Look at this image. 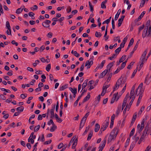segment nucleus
Listing matches in <instances>:
<instances>
[{
  "mask_svg": "<svg viewBox=\"0 0 151 151\" xmlns=\"http://www.w3.org/2000/svg\"><path fill=\"white\" fill-rule=\"evenodd\" d=\"M88 81V80H86L85 81V82L83 83L82 86V90L84 89L87 85V82Z\"/></svg>",
  "mask_w": 151,
  "mask_h": 151,
  "instance_id": "obj_22",
  "label": "nucleus"
},
{
  "mask_svg": "<svg viewBox=\"0 0 151 151\" xmlns=\"http://www.w3.org/2000/svg\"><path fill=\"white\" fill-rule=\"evenodd\" d=\"M17 110L20 111H22L24 110V107L23 106H21V107H18L17 108Z\"/></svg>",
  "mask_w": 151,
  "mask_h": 151,
  "instance_id": "obj_47",
  "label": "nucleus"
},
{
  "mask_svg": "<svg viewBox=\"0 0 151 151\" xmlns=\"http://www.w3.org/2000/svg\"><path fill=\"white\" fill-rule=\"evenodd\" d=\"M115 63V61H113L112 62L110 63L107 66V68L108 69L109 71V72L110 68L113 66L114 64Z\"/></svg>",
  "mask_w": 151,
  "mask_h": 151,
  "instance_id": "obj_10",
  "label": "nucleus"
},
{
  "mask_svg": "<svg viewBox=\"0 0 151 151\" xmlns=\"http://www.w3.org/2000/svg\"><path fill=\"white\" fill-rule=\"evenodd\" d=\"M74 55L75 56H76L77 57H78L79 56V54L78 53H77V51H74Z\"/></svg>",
  "mask_w": 151,
  "mask_h": 151,
  "instance_id": "obj_57",
  "label": "nucleus"
},
{
  "mask_svg": "<svg viewBox=\"0 0 151 151\" xmlns=\"http://www.w3.org/2000/svg\"><path fill=\"white\" fill-rule=\"evenodd\" d=\"M52 34L51 32H49L47 34V37L50 38L52 37Z\"/></svg>",
  "mask_w": 151,
  "mask_h": 151,
  "instance_id": "obj_63",
  "label": "nucleus"
},
{
  "mask_svg": "<svg viewBox=\"0 0 151 151\" xmlns=\"http://www.w3.org/2000/svg\"><path fill=\"white\" fill-rule=\"evenodd\" d=\"M76 136H74V137H73L72 138L71 140H70L68 145V147H70V145H71V143L72 142H74L75 140V139H76Z\"/></svg>",
  "mask_w": 151,
  "mask_h": 151,
  "instance_id": "obj_28",
  "label": "nucleus"
},
{
  "mask_svg": "<svg viewBox=\"0 0 151 151\" xmlns=\"http://www.w3.org/2000/svg\"><path fill=\"white\" fill-rule=\"evenodd\" d=\"M38 143V142H37L35 144V145L34 146V150L32 151H36V150L37 149L36 147Z\"/></svg>",
  "mask_w": 151,
  "mask_h": 151,
  "instance_id": "obj_51",
  "label": "nucleus"
},
{
  "mask_svg": "<svg viewBox=\"0 0 151 151\" xmlns=\"http://www.w3.org/2000/svg\"><path fill=\"white\" fill-rule=\"evenodd\" d=\"M105 3H104V2H102V3L101 4V8H106V6L105 5Z\"/></svg>",
  "mask_w": 151,
  "mask_h": 151,
  "instance_id": "obj_56",
  "label": "nucleus"
},
{
  "mask_svg": "<svg viewBox=\"0 0 151 151\" xmlns=\"http://www.w3.org/2000/svg\"><path fill=\"white\" fill-rule=\"evenodd\" d=\"M121 109V106L119 107L118 108L117 110L116 111V114L118 116L120 112V110Z\"/></svg>",
  "mask_w": 151,
  "mask_h": 151,
  "instance_id": "obj_46",
  "label": "nucleus"
},
{
  "mask_svg": "<svg viewBox=\"0 0 151 151\" xmlns=\"http://www.w3.org/2000/svg\"><path fill=\"white\" fill-rule=\"evenodd\" d=\"M116 54H114L111 57H109L108 58L110 60H112L113 58H116Z\"/></svg>",
  "mask_w": 151,
  "mask_h": 151,
  "instance_id": "obj_44",
  "label": "nucleus"
},
{
  "mask_svg": "<svg viewBox=\"0 0 151 151\" xmlns=\"http://www.w3.org/2000/svg\"><path fill=\"white\" fill-rule=\"evenodd\" d=\"M63 145V143H60L59 144L58 146V149H61Z\"/></svg>",
  "mask_w": 151,
  "mask_h": 151,
  "instance_id": "obj_62",
  "label": "nucleus"
},
{
  "mask_svg": "<svg viewBox=\"0 0 151 151\" xmlns=\"http://www.w3.org/2000/svg\"><path fill=\"white\" fill-rule=\"evenodd\" d=\"M122 77V76H121L117 81L116 83V85H118L119 86L121 84V83H122V80L121 79V77Z\"/></svg>",
  "mask_w": 151,
  "mask_h": 151,
  "instance_id": "obj_19",
  "label": "nucleus"
},
{
  "mask_svg": "<svg viewBox=\"0 0 151 151\" xmlns=\"http://www.w3.org/2000/svg\"><path fill=\"white\" fill-rule=\"evenodd\" d=\"M52 142V140H50L48 141H46L45 143L44 144H47L48 145L50 144Z\"/></svg>",
  "mask_w": 151,
  "mask_h": 151,
  "instance_id": "obj_60",
  "label": "nucleus"
},
{
  "mask_svg": "<svg viewBox=\"0 0 151 151\" xmlns=\"http://www.w3.org/2000/svg\"><path fill=\"white\" fill-rule=\"evenodd\" d=\"M68 85L66 84L65 85L63 86L62 87H60V91H63L64 89L68 87Z\"/></svg>",
  "mask_w": 151,
  "mask_h": 151,
  "instance_id": "obj_31",
  "label": "nucleus"
},
{
  "mask_svg": "<svg viewBox=\"0 0 151 151\" xmlns=\"http://www.w3.org/2000/svg\"><path fill=\"white\" fill-rule=\"evenodd\" d=\"M108 71V70H105L101 73L100 76V78H103L104 76H105L106 74V73H107Z\"/></svg>",
  "mask_w": 151,
  "mask_h": 151,
  "instance_id": "obj_11",
  "label": "nucleus"
},
{
  "mask_svg": "<svg viewBox=\"0 0 151 151\" xmlns=\"http://www.w3.org/2000/svg\"><path fill=\"white\" fill-rule=\"evenodd\" d=\"M119 86L118 85H116V84L115 86L113 88V93L114 92V91H115L117 90L118 88H119Z\"/></svg>",
  "mask_w": 151,
  "mask_h": 151,
  "instance_id": "obj_49",
  "label": "nucleus"
},
{
  "mask_svg": "<svg viewBox=\"0 0 151 151\" xmlns=\"http://www.w3.org/2000/svg\"><path fill=\"white\" fill-rule=\"evenodd\" d=\"M109 117H107V119H108V121H106V122L104 123V124L103 125V127H104V129L103 130V131L105 130L107 127H108V125L109 124Z\"/></svg>",
  "mask_w": 151,
  "mask_h": 151,
  "instance_id": "obj_7",
  "label": "nucleus"
},
{
  "mask_svg": "<svg viewBox=\"0 0 151 151\" xmlns=\"http://www.w3.org/2000/svg\"><path fill=\"white\" fill-rule=\"evenodd\" d=\"M109 86V85H108L105 86H103V89L104 90H106V91L107 88Z\"/></svg>",
  "mask_w": 151,
  "mask_h": 151,
  "instance_id": "obj_53",
  "label": "nucleus"
},
{
  "mask_svg": "<svg viewBox=\"0 0 151 151\" xmlns=\"http://www.w3.org/2000/svg\"><path fill=\"white\" fill-rule=\"evenodd\" d=\"M71 10V8L70 6H69L67 9V11L68 13L70 12Z\"/></svg>",
  "mask_w": 151,
  "mask_h": 151,
  "instance_id": "obj_59",
  "label": "nucleus"
},
{
  "mask_svg": "<svg viewBox=\"0 0 151 151\" xmlns=\"http://www.w3.org/2000/svg\"><path fill=\"white\" fill-rule=\"evenodd\" d=\"M51 124H52V125H54V124L53 121L52 119H50L49 122L48 123V124L49 125H50Z\"/></svg>",
  "mask_w": 151,
  "mask_h": 151,
  "instance_id": "obj_54",
  "label": "nucleus"
},
{
  "mask_svg": "<svg viewBox=\"0 0 151 151\" xmlns=\"http://www.w3.org/2000/svg\"><path fill=\"white\" fill-rule=\"evenodd\" d=\"M135 145V143H134L133 142L132 143L129 149V151H131L132 150L133 148L134 147Z\"/></svg>",
  "mask_w": 151,
  "mask_h": 151,
  "instance_id": "obj_40",
  "label": "nucleus"
},
{
  "mask_svg": "<svg viewBox=\"0 0 151 151\" xmlns=\"http://www.w3.org/2000/svg\"><path fill=\"white\" fill-rule=\"evenodd\" d=\"M85 122H84L82 120H81L79 130L83 127L85 123Z\"/></svg>",
  "mask_w": 151,
  "mask_h": 151,
  "instance_id": "obj_26",
  "label": "nucleus"
},
{
  "mask_svg": "<svg viewBox=\"0 0 151 151\" xmlns=\"http://www.w3.org/2000/svg\"><path fill=\"white\" fill-rule=\"evenodd\" d=\"M118 94V93H116L114 94L113 95V96L112 99H114V100H116V101H117L119 98V96H117V95Z\"/></svg>",
  "mask_w": 151,
  "mask_h": 151,
  "instance_id": "obj_15",
  "label": "nucleus"
},
{
  "mask_svg": "<svg viewBox=\"0 0 151 151\" xmlns=\"http://www.w3.org/2000/svg\"><path fill=\"white\" fill-rule=\"evenodd\" d=\"M90 93H88L87 95L83 99V103L85 102L88 100L90 98Z\"/></svg>",
  "mask_w": 151,
  "mask_h": 151,
  "instance_id": "obj_12",
  "label": "nucleus"
},
{
  "mask_svg": "<svg viewBox=\"0 0 151 151\" xmlns=\"http://www.w3.org/2000/svg\"><path fill=\"white\" fill-rule=\"evenodd\" d=\"M93 61L91 60L89 61V60H87L85 64V66H87V69H88L90 68L91 66L93 64Z\"/></svg>",
  "mask_w": 151,
  "mask_h": 151,
  "instance_id": "obj_6",
  "label": "nucleus"
},
{
  "mask_svg": "<svg viewBox=\"0 0 151 151\" xmlns=\"http://www.w3.org/2000/svg\"><path fill=\"white\" fill-rule=\"evenodd\" d=\"M55 117L56 119L57 120H58V122H61L62 120L60 118H59L58 115L56 114H55Z\"/></svg>",
  "mask_w": 151,
  "mask_h": 151,
  "instance_id": "obj_25",
  "label": "nucleus"
},
{
  "mask_svg": "<svg viewBox=\"0 0 151 151\" xmlns=\"http://www.w3.org/2000/svg\"><path fill=\"white\" fill-rule=\"evenodd\" d=\"M121 47H119L118 48L115 50V52L116 53L115 54H116V55L119 54V52L121 51Z\"/></svg>",
  "mask_w": 151,
  "mask_h": 151,
  "instance_id": "obj_30",
  "label": "nucleus"
},
{
  "mask_svg": "<svg viewBox=\"0 0 151 151\" xmlns=\"http://www.w3.org/2000/svg\"><path fill=\"white\" fill-rule=\"evenodd\" d=\"M93 135V132H90L89 134L88 137L87 138V140H89L91 139Z\"/></svg>",
  "mask_w": 151,
  "mask_h": 151,
  "instance_id": "obj_34",
  "label": "nucleus"
},
{
  "mask_svg": "<svg viewBox=\"0 0 151 151\" xmlns=\"http://www.w3.org/2000/svg\"><path fill=\"white\" fill-rule=\"evenodd\" d=\"M23 10V9L22 8L21 9V8H18L16 10V13L18 14H19L22 12Z\"/></svg>",
  "mask_w": 151,
  "mask_h": 151,
  "instance_id": "obj_29",
  "label": "nucleus"
},
{
  "mask_svg": "<svg viewBox=\"0 0 151 151\" xmlns=\"http://www.w3.org/2000/svg\"><path fill=\"white\" fill-rule=\"evenodd\" d=\"M127 101H126V99H124L122 105V110H123V109H124V107L126 105V104H127Z\"/></svg>",
  "mask_w": 151,
  "mask_h": 151,
  "instance_id": "obj_24",
  "label": "nucleus"
},
{
  "mask_svg": "<svg viewBox=\"0 0 151 151\" xmlns=\"http://www.w3.org/2000/svg\"><path fill=\"white\" fill-rule=\"evenodd\" d=\"M78 141V138H77L73 142L72 148L73 149H75V148L76 146L77 145V142Z\"/></svg>",
  "mask_w": 151,
  "mask_h": 151,
  "instance_id": "obj_13",
  "label": "nucleus"
},
{
  "mask_svg": "<svg viewBox=\"0 0 151 151\" xmlns=\"http://www.w3.org/2000/svg\"><path fill=\"white\" fill-rule=\"evenodd\" d=\"M51 23L50 20H46L42 23V25L45 27H50L49 24Z\"/></svg>",
  "mask_w": 151,
  "mask_h": 151,
  "instance_id": "obj_4",
  "label": "nucleus"
},
{
  "mask_svg": "<svg viewBox=\"0 0 151 151\" xmlns=\"http://www.w3.org/2000/svg\"><path fill=\"white\" fill-rule=\"evenodd\" d=\"M148 130H149V129H148L147 127L145 126V129H144V131H143L142 134H144V135L146 136L147 134Z\"/></svg>",
  "mask_w": 151,
  "mask_h": 151,
  "instance_id": "obj_14",
  "label": "nucleus"
},
{
  "mask_svg": "<svg viewBox=\"0 0 151 151\" xmlns=\"http://www.w3.org/2000/svg\"><path fill=\"white\" fill-rule=\"evenodd\" d=\"M27 146L29 150L31 148V146L30 144L29 143H28L27 144Z\"/></svg>",
  "mask_w": 151,
  "mask_h": 151,
  "instance_id": "obj_61",
  "label": "nucleus"
},
{
  "mask_svg": "<svg viewBox=\"0 0 151 151\" xmlns=\"http://www.w3.org/2000/svg\"><path fill=\"white\" fill-rule=\"evenodd\" d=\"M120 12L121 10L120 9H119L118 10L117 13L116 14L114 18L115 20H116L119 17V16L120 14Z\"/></svg>",
  "mask_w": 151,
  "mask_h": 151,
  "instance_id": "obj_17",
  "label": "nucleus"
},
{
  "mask_svg": "<svg viewBox=\"0 0 151 151\" xmlns=\"http://www.w3.org/2000/svg\"><path fill=\"white\" fill-rule=\"evenodd\" d=\"M115 115L114 114H113L111 117V121L114 122L115 119Z\"/></svg>",
  "mask_w": 151,
  "mask_h": 151,
  "instance_id": "obj_58",
  "label": "nucleus"
},
{
  "mask_svg": "<svg viewBox=\"0 0 151 151\" xmlns=\"http://www.w3.org/2000/svg\"><path fill=\"white\" fill-rule=\"evenodd\" d=\"M6 26L8 29L9 30V31L11 32V27L8 21L6 22Z\"/></svg>",
  "mask_w": 151,
  "mask_h": 151,
  "instance_id": "obj_27",
  "label": "nucleus"
},
{
  "mask_svg": "<svg viewBox=\"0 0 151 151\" xmlns=\"http://www.w3.org/2000/svg\"><path fill=\"white\" fill-rule=\"evenodd\" d=\"M114 132H111L110 134L108 137V143L111 142L112 139H114L115 138V136H114Z\"/></svg>",
  "mask_w": 151,
  "mask_h": 151,
  "instance_id": "obj_3",
  "label": "nucleus"
},
{
  "mask_svg": "<svg viewBox=\"0 0 151 151\" xmlns=\"http://www.w3.org/2000/svg\"><path fill=\"white\" fill-rule=\"evenodd\" d=\"M100 128V125L98 123L96 124L95 125V127L94 129L95 132H97L98 131Z\"/></svg>",
  "mask_w": 151,
  "mask_h": 151,
  "instance_id": "obj_20",
  "label": "nucleus"
},
{
  "mask_svg": "<svg viewBox=\"0 0 151 151\" xmlns=\"http://www.w3.org/2000/svg\"><path fill=\"white\" fill-rule=\"evenodd\" d=\"M51 68V64H49L47 65V67L46 68V70L49 72Z\"/></svg>",
  "mask_w": 151,
  "mask_h": 151,
  "instance_id": "obj_38",
  "label": "nucleus"
},
{
  "mask_svg": "<svg viewBox=\"0 0 151 151\" xmlns=\"http://www.w3.org/2000/svg\"><path fill=\"white\" fill-rule=\"evenodd\" d=\"M69 89L73 93H76L77 92V88H73L71 87L69 88Z\"/></svg>",
  "mask_w": 151,
  "mask_h": 151,
  "instance_id": "obj_18",
  "label": "nucleus"
},
{
  "mask_svg": "<svg viewBox=\"0 0 151 151\" xmlns=\"http://www.w3.org/2000/svg\"><path fill=\"white\" fill-rule=\"evenodd\" d=\"M142 93H141L140 94V95L139 96L138 100L137 101V106H138L139 105V104L141 100V99L142 97Z\"/></svg>",
  "mask_w": 151,
  "mask_h": 151,
  "instance_id": "obj_23",
  "label": "nucleus"
},
{
  "mask_svg": "<svg viewBox=\"0 0 151 151\" xmlns=\"http://www.w3.org/2000/svg\"><path fill=\"white\" fill-rule=\"evenodd\" d=\"M138 70V67H137L136 68V69L134 70L133 72L132 73V74L131 76V78H133L134 76H135V75L136 73L137 72V70Z\"/></svg>",
  "mask_w": 151,
  "mask_h": 151,
  "instance_id": "obj_32",
  "label": "nucleus"
},
{
  "mask_svg": "<svg viewBox=\"0 0 151 151\" xmlns=\"http://www.w3.org/2000/svg\"><path fill=\"white\" fill-rule=\"evenodd\" d=\"M145 11L143 12L138 17V18L137 19V21H140L142 18L143 17L144 15L145 14Z\"/></svg>",
  "mask_w": 151,
  "mask_h": 151,
  "instance_id": "obj_16",
  "label": "nucleus"
},
{
  "mask_svg": "<svg viewBox=\"0 0 151 151\" xmlns=\"http://www.w3.org/2000/svg\"><path fill=\"white\" fill-rule=\"evenodd\" d=\"M40 127V126L39 125H38L37 126H35L34 129V132H37L39 130Z\"/></svg>",
  "mask_w": 151,
  "mask_h": 151,
  "instance_id": "obj_39",
  "label": "nucleus"
},
{
  "mask_svg": "<svg viewBox=\"0 0 151 151\" xmlns=\"http://www.w3.org/2000/svg\"><path fill=\"white\" fill-rule=\"evenodd\" d=\"M137 113H135L134 114L133 116L132 119V122H131V124H130V126L132 125L134 121H135L137 117Z\"/></svg>",
  "mask_w": 151,
  "mask_h": 151,
  "instance_id": "obj_9",
  "label": "nucleus"
},
{
  "mask_svg": "<svg viewBox=\"0 0 151 151\" xmlns=\"http://www.w3.org/2000/svg\"><path fill=\"white\" fill-rule=\"evenodd\" d=\"M0 11L1 13H4L3 10L2 8V7L1 4L0 3Z\"/></svg>",
  "mask_w": 151,
  "mask_h": 151,
  "instance_id": "obj_55",
  "label": "nucleus"
},
{
  "mask_svg": "<svg viewBox=\"0 0 151 151\" xmlns=\"http://www.w3.org/2000/svg\"><path fill=\"white\" fill-rule=\"evenodd\" d=\"M144 109H145V106H142L138 112V115H140L141 114L142 111H144Z\"/></svg>",
  "mask_w": 151,
  "mask_h": 151,
  "instance_id": "obj_33",
  "label": "nucleus"
},
{
  "mask_svg": "<svg viewBox=\"0 0 151 151\" xmlns=\"http://www.w3.org/2000/svg\"><path fill=\"white\" fill-rule=\"evenodd\" d=\"M56 128L57 127L55 126V124L52 125V126L50 129V131L52 132L54 131L56 129Z\"/></svg>",
  "mask_w": 151,
  "mask_h": 151,
  "instance_id": "obj_35",
  "label": "nucleus"
},
{
  "mask_svg": "<svg viewBox=\"0 0 151 151\" xmlns=\"http://www.w3.org/2000/svg\"><path fill=\"white\" fill-rule=\"evenodd\" d=\"M106 138H105L104 140H103L102 142L101 143H102V144H101L99 147V150L102 151V150H103V148H104V147L105 146V144H106Z\"/></svg>",
  "mask_w": 151,
  "mask_h": 151,
  "instance_id": "obj_2",
  "label": "nucleus"
},
{
  "mask_svg": "<svg viewBox=\"0 0 151 151\" xmlns=\"http://www.w3.org/2000/svg\"><path fill=\"white\" fill-rule=\"evenodd\" d=\"M130 94V96L129 98L130 99L131 98H132L133 97H134V98H135V96L134 95V92H132V91H131Z\"/></svg>",
  "mask_w": 151,
  "mask_h": 151,
  "instance_id": "obj_41",
  "label": "nucleus"
},
{
  "mask_svg": "<svg viewBox=\"0 0 151 151\" xmlns=\"http://www.w3.org/2000/svg\"><path fill=\"white\" fill-rule=\"evenodd\" d=\"M134 97H133L132 98V100H131V101H130L129 104V108H130L131 106L132 105L133 102V101H134Z\"/></svg>",
  "mask_w": 151,
  "mask_h": 151,
  "instance_id": "obj_48",
  "label": "nucleus"
},
{
  "mask_svg": "<svg viewBox=\"0 0 151 151\" xmlns=\"http://www.w3.org/2000/svg\"><path fill=\"white\" fill-rule=\"evenodd\" d=\"M55 105H54V109H52L50 110V112L51 114V116H52V115L53 116V115H54V110L55 109Z\"/></svg>",
  "mask_w": 151,
  "mask_h": 151,
  "instance_id": "obj_37",
  "label": "nucleus"
},
{
  "mask_svg": "<svg viewBox=\"0 0 151 151\" xmlns=\"http://www.w3.org/2000/svg\"><path fill=\"white\" fill-rule=\"evenodd\" d=\"M89 112H88V113H86L85 115L83 117L81 120H82L84 122H86V121L87 119V117L89 115Z\"/></svg>",
  "mask_w": 151,
  "mask_h": 151,
  "instance_id": "obj_21",
  "label": "nucleus"
},
{
  "mask_svg": "<svg viewBox=\"0 0 151 151\" xmlns=\"http://www.w3.org/2000/svg\"><path fill=\"white\" fill-rule=\"evenodd\" d=\"M123 21L121 20H118V27H120L122 24Z\"/></svg>",
  "mask_w": 151,
  "mask_h": 151,
  "instance_id": "obj_52",
  "label": "nucleus"
},
{
  "mask_svg": "<svg viewBox=\"0 0 151 151\" xmlns=\"http://www.w3.org/2000/svg\"><path fill=\"white\" fill-rule=\"evenodd\" d=\"M150 20H148L147 21L146 24V27L147 29H148V28L149 26L150 25Z\"/></svg>",
  "mask_w": 151,
  "mask_h": 151,
  "instance_id": "obj_36",
  "label": "nucleus"
},
{
  "mask_svg": "<svg viewBox=\"0 0 151 151\" xmlns=\"http://www.w3.org/2000/svg\"><path fill=\"white\" fill-rule=\"evenodd\" d=\"M29 23L30 24L33 25L35 24V22L33 20H30L29 22Z\"/></svg>",
  "mask_w": 151,
  "mask_h": 151,
  "instance_id": "obj_64",
  "label": "nucleus"
},
{
  "mask_svg": "<svg viewBox=\"0 0 151 151\" xmlns=\"http://www.w3.org/2000/svg\"><path fill=\"white\" fill-rule=\"evenodd\" d=\"M145 0H142L141 2L140 6H141L142 7H143L144 5L145 2Z\"/></svg>",
  "mask_w": 151,
  "mask_h": 151,
  "instance_id": "obj_50",
  "label": "nucleus"
},
{
  "mask_svg": "<svg viewBox=\"0 0 151 151\" xmlns=\"http://www.w3.org/2000/svg\"><path fill=\"white\" fill-rule=\"evenodd\" d=\"M125 55H123L119 60L120 63L122 62L125 59Z\"/></svg>",
  "mask_w": 151,
  "mask_h": 151,
  "instance_id": "obj_42",
  "label": "nucleus"
},
{
  "mask_svg": "<svg viewBox=\"0 0 151 151\" xmlns=\"http://www.w3.org/2000/svg\"><path fill=\"white\" fill-rule=\"evenodd\" d=\"M151 35V27H149L148 28V32L147 29H144L142 34V37L143 38H145L147 36V37L150 36Z\"/></svg>",
  "mask_w": 151,
  "mask_h": 151,
  "instance_id": "obj_1",
  "label": "nucleus"
},
{
  "mask_svg": "<svg viewBox=\"0 0 151 151\" xmlns=\"http://www.w3.org/2000/svg\"><path fill=\"white\" fill-rule=\"evenodd\" d=\"M144 27H145L144 25L143 24L141 26L139 27V30H138V31H139V33L141 31V30H142V29H144Z\"/></svg>",
  "mask_w": 151,
  "mask_h": 151,
  "instance_id": "obj_45",
  "label": "nucleus"
},
{
  "mask_svg": "<svg viewBox=\"0 0 151 151\" xmlns=\"http://www.w3.org/2000/svg\"><path fill=\"white\" fill-rule=\"evenodd\" d=\"M147 49H146L144 52L143 53L140 59V61H141V62H144L145 61H146L145 60V58L146 56V55L147 53Z\"/></svg>",
  "mask_w": 151,
  "mask_h": 151,
  "instance_id": "obj_5",
  "label": "nucleus"
},
{
  "mask_svg": "<svg viewBox=\"0 0 151 151\" xmlns=\"http://www.w3.org/2000/svg\"><path fill=\"white\" fill-rule=\"evenodd\" d=\"M106 62L105 60H103L102 61V62L101 63L100 65H99L96 68V69H98L99 68H103L104 66V64Z\"/></svg>",
  "mask_w": 151,
  "mask_h": 151,
  "instance_id": "obj_8",
  "label": "nucleus"
},
{
  "mask_svg": "<svg viewBox=\"0 0 151 151\" xmlns=\"http://www.w3.org/2000/svg\"><path fill=\"white\" fill-rule=\"evenodd\" d=\"M135 131V129L134 128H133L132 130H131V132H130V133L129 134V137H131V136L133 135L134 134V133Z\"/></svg>",
  "mask_w": 151,
  "mask_h": 151,
  "instance_id": "obj_43",
  "label": "nucleus"
}]
</instances>
